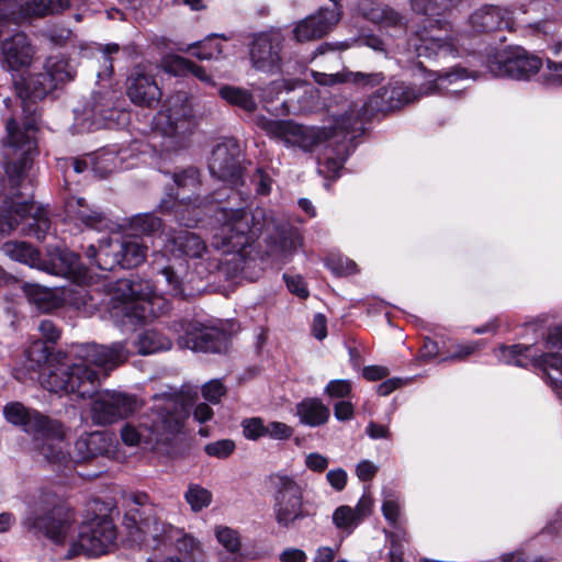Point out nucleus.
Instances as JSON below:
<instances>
[{"label": "nucleus", "instance_id": "1", "mask_svg": "<svg viewBox=\"0 0 562 562\" xmlns=\"http://www.w3.org/2000/svg\"><path fill=\"white\" fill-rule=\"evenodd\" d=\"M214 220L212 246L222 251L220 258L210 257L205 243L195 233L160 234L162 250L154 254L153 266L164 277L170 294H184V284L193 282V274L203 279L218 273L226 280L249 277L247 269L254 260L248 248L268 225L265 209L218 207Z\"/></svg>", "mask_w": 562, "mask_h": 562}, {"label": "nucleus", "instance_id": "2", "mask_svg": "<svg viewBox=\"0 0 562 562\" xmlns=\"http://www.w3.org/2000/svg\"><path fill=\"white\" fill-rule=\"evenodd\" d=\"M77 362L48 364L40 375L41 385L59 395L91 397L90 415L97 425H109L125 418L137 408L135 396L103 390L95 392L101 379L125 362L131 355L127 344L116 341L109 346L78 344L71 349Z\"/></svg>", "mask_w": 562, "mask_h": 562}, {"label": "nucleus", "instance_id": "3", "mask_svg": "<svg viewBox=\"0 0 562 562\" xmlns=\"http://www.w3.org/2000/svg\"><path fill=\"white\" fill-rule=\"evenodd\" d=\"M360 108L350 104L331 113L329 126H314L292 120H272L265 115L255 117V124L270 138L293 150L311 153L325 140L337 138L318 157V172L325 178H337L350 154V143L362 134Z\"/></svg>", "mask_w": 562, "mask_h": 562}, {"label": "nucleus", "instance_id": "4", "mask_svg": "<svg viewBox=\"0 0 562 562\" xmlns=\"http://www.w3.org/2000/svg\"><path fill=\"white\" fill-rule=\"evenodd\" d=\"M24 525L43 535L64 560L106 554L114 548L117 538L111 518L95 516L78 527L74 513L57 505L55 496L36 503L26 515Z\"/></svg>", "mask_w": 562, "mask_h": 562}, {"label": "nucleus", "instance_id": "5", "mask_svg": "<svg viewBox=\"0 0 562 562\" xmlns=\"http://www.w3.org/2000/svg\"><path fill=\"white\" fill-rule=\"evenodd\" d=\"M85 279L72 281L68 289H61L63 304L67 303L85 315L91 316L102 307L117 326L145 324L168 311V300L158 293L148 280L116 281L106 291L86 285Z\"/></svg>", "mask_w": 562, "mask_h": 562}, {"label": "nucleus", "instance_id": "6", "mask_svg": "<svg viewBox=\"0 0 562 562\" xmlns=\"http://www.w3.org/2000/svg\"><path fill=\"white\" fill-rule=\"evenodd\" d=\"M44 72L27 76L20 80L14 78V89L22 101L23 111L32 113L22 125L15 120L7 123V147L10 150L5 172L13 184L19 183L26 175L32 164L35 150V110L31 105L44 99L59 86L70 82L76 77V69L64 56H49L44 65Z\"/></svg>", "mask_w": 562, "mask_h": 562}, {"label": "nucleus", "instance_id": "7", "mask_svg": "<svg viewBox=\"0 0 562 562\" xmlns=\"http://www.w3.org/2000/svg\"><path fill=\"white\" fill-rule=\"evenodd\" d=\"M124 505L123 524L134 542L153 548L167 540L176 542L177 549L191 559H195L201 551L200 542L194 537L161 521L146 494H130L125 496Z\"/></svg>", "mask_w": 562, "mask_h": 562}, {"label": "nucleus", "instance_id": "8", "mask_svg": "<svg viewBox=\"0 0 562 562\" xmlns=\"http://www.w3.org/2000/svg\"><path fill=\"white\" fill-rule=\"evenodd\" d=\"M150 414L126 423L121 429L122 441L127 446H153L169 440L179 432L188 409L177 391L156 394Z\"/></svg>", "mask_w": 562, "mask_h": 562}, {"label": "nucleus", "instance_id": "9", "mask_svg": "<svg viewBox=\"0 0 562 562\" xmlns=\"http://www.w3.org/2000/svg\"><path fill=\"white\" fill-rule=\"evenodd\" d=\"M469 78V72L464 68L454 67L443 72L428 74L426 81L419 87L411 86L402 81L390 82L389 86L378 90L366 103L346 102L344 108L350 104H357L361 110L362 131L368 116L374 112H385L398 109L422 97L430 95L437 92H458L462 87L451 88Z\"/></svg>", "mask_w": 562, "mask_h": 562}, {"label": "nucleus", "instance_id": "10", "mask_svg": "<svg viewBox=\"0 0 562 562\" xmlns=\"http://www.w3.org/2000/svg\"><path fill=\"white\" fill-rule=\"evenodd\" d=\"M461 2L462 0H411L413 11L427 16L423 21V27L408 40V47L417 57L454 56L459 53L460 36L453 31L451 23L432 16L441 15Z\"/></svg>", "mask_w": 562, "mask_h": 562}, {"label": "nucleus", "instance_id": "11", "mask_svg": "<svg viewBox=\"0 0 562 562\" xmlns=\"http://www.w3.org/2000/svg\"><path fill=\"white\" fill-rule=\"evenodd\" d=\"M2 413L8 422L21 426L33 436V449L44 462L63 464L68 460L64 451V428L60 423L37 412H30L21 403L5 405Z\"/></svg>", "mask_w": 562, "mask_h": 562}, {"label": "nucleus", "instance_id": "12", "mask_svg": "<svg viewBox=\"0 0 562 562\" xmlns=\"http://www.w3.org/2000/svg\"><path fill=\"white\" fill-rule=\"evenodd\" d=\"M153 130L159 136L161 151L177 153L188 147L195 127L192 104L186 92L169 97L154 116Z\"/></svg>", "mask_w": 562, "mask_h": 562}, {"label": "nucleus", "instance_id": "13", "mask_svg": "<svg viewBox=\"0 0 562 562\" xmlns=\"http://www.w3.org/2000/svg\"><path fill=\"white\" fill-rule=\"evenodd\" d=\"M551 329L553 327L549 328L547 335ZM546 348H554L548 344V336L542 344L501 346L495 350V356L506 364L533 369L553 391L558 392L562 390V355L546 351Z\"/></svg>", "mask_w": 562, "mask_h": 562}, {"label": "nucleus", "instance_id": "14", "mask_svg": "<svg viewBox=\"0 0 562 562\" xmlns=\"http://www.w3.org/2000/svg\"><path fill=\"white\" fill-rule=\"evenodd\" d=\"M148 246L140 236H125L113 238L109 236L99 241V247L90 245L86 256L91 265L102 271H111L116 267L135 268L146 259Z\"/></svg>", "mask_w": 562, "mask_h": 562}, {"label": "nucleus", "instance_id": "15", "mask_svg": "<svg viewBox=\"0 0 562 562\" xmlns=\"http://www.w3.org/2000/svg\"><path fill=\"white\" fill-rule=\"evenodd\" d=\"M271 483L274 519L280 527L290 528L306 516L303 506L307 484L285 473L272 475Z\"/></svg>", "mask_w": 562, "mask_h": 562}, {"label": "nucleus", "instance_id": "16", "mask_svg": "<svg viewBox=\"0 0 562 562\" xmlns=\"http://www.w3.org/2000/svg\"><path fill=\"white\" fill-rule=\"evenodd\" d=\"M543 66L542 59L521 46L507 47L490 55L487 70L495 77L529 81Z\"/></svg>", "mask_w": 562, "mask_h": 562}, {"label": "nucleus", "instance_id": "17", "mask_svg": "<svg viewBox=\"0 0 562 562\" xmlns=\"http://www.w3.org/2000/svg\"><path fill=\"white\" fill-rule=\"evenodd\" d=\"M86 5L83 0H2V22L9 19L19 23L30 18H42L66 10L79 11Z\"/></svg>", "mask_w": 562, "mask_h": 562}, {"label": "nucleus", "instance_id": "18", "mask_svg": "<svg viewBox=\"0 0 562 562\" xmlns=\"http://www.w3.org/2000/svg\"><path fill=\"white\" fill-rule=\"evenodd\" d=\"M172 179L177 191L175 194H168V199L161 200L159 207L162 211L175 210L178 214L182 206L202 209L210 202L209 196H200V172L195 167H187L175 172Z\"/></svg>", "mask_w": 562, "mask_h": 562}, {"label": "nucleus", "instance_id": "19", "mask_svg": "<svg viewBox=\"0 0 562 562\" xmlns=\"http://www.w3.org/2000/svg\"><path fill=\"white\" fill-rule=\"evenodd\" d=\"M24 220L29 221L27 225L37 239L45 237L50 226L48 211L45 207L36 206L26 200H11L2 203V232L5 225L9 229H13Z\"/></svg>", "mask_w": 562, "mask_h": 562}, {"label": "nucleus", "instance_id": "20", "mask_svg": "<svg viewBox=\"0 0 562 562\" xmlns=\"http://www.w3.org/2000/svg\"><path fill=\"white\" fill-rule=\"evenodd\" d=\"M209 169L212 176L231 187L238 186L241 178V167L240 148L236 139H224L213 148Z\"/></svg>", "mask_w": 562, "mask_h": 562}, {"label": "nucleus", "instance_id": "21", "mask_svg": "<svg viewBox=\"0 0 562 562\" xmlns=\"http://www.w3.org/2000/svg\"><path fill=\"white\" fill-rule=\"evenodd\" d=\"M65 447L64 451L68 454V460L63 464H54L53 462H46L52 467L54 471L70 470L72 463H80L89 461L99 456H104L110 452L113 440L112 436L105 431H92L86 432L79 436L75 442L74 453L70 454L67 449V442L64 438Z\"/></svg>", "mask_w": 562, "mask_h": 562}, {"label": "nucleus", "instance_id": "22", "mask_svg": "<svg viewBox=\"0 0 562 562\" xmlns=\"http://www.w3.org/2000/svg\"><path fill=\"white\" fill-rule=\"evenodd\" d=\"M284 36L279 30H272L255 36L250 47V61L259 71L274 74L281 69V50Z\"/></svg>", "mask_w": 562, "mask_h": 562}, {"label": "nucleus", "instance_id": "23", "mask_svg": "<svg viewBox=\"0 0 562 562\" xmlns=\"http://www.w3.org/2000/svg\"><path fill=\"white\" fill-rule=\"evenodd\" d=\"M180 326L183 331L179 336L181 347L202 352H222L227 349L228 336L218 328L193 323H182Z\"/></svg>", "mask_w": 562, "mask_h": 562}, {"label": "nucleus", "instance_id": "24", "mask_svg": "<svg viewBox=\"0 0 562 562\" xmlns=\"http://www.w3.org/2000/svg\"><path fill=\"white\" fill-rule=\"evenodd\" d=\"M37 269L70 281L85 279L87 269L80 262L79 256L67 248L55 247L47 251L46 258H40Z\"/></svg>", "mask_w": 562, "mask_h": 562}, {"label": "nucleus", "instance_id": "25", "mask_svg": "<svg viewBox=\"0 0 562 562\" xmlns=\"http://www.w3.org/2000/svg\"><path fill=\"white\" fill-rule=\"evenodd\" d=\"M330 1V8L321 9L317 13L303 19L295 25L293 34L297 42L302 43L319 38L338 23L340 20L339 0Z\"/></svg>", "mask_w": 562, "mask_h": 562}, {"label": "nucleus", "instance_id": "26", "mask_svg": "<svg viewBox=\"0 0 562 562\" xmlns=\"http://www.w3.org/2000/svg\"><path fill=\"white\" fill-rule=\"evenodd\" d=\"M139 151L138 143L128 147L111 146L90 154L92 171L99 177H106L113 171L132 168L135 164L131 160L136 158Z\"/></svg>", "mask_w": 562, "mask_h": 562}, {"label": "nucleus", "instance_id": "27", "mask_svg": "<svg viewBox=\"0 0 562 562\" xmlns=\"http://www.w3.org/2000/svg\"><path fill=\"white\" fill-rule=\"evenodd\" d=\"M33 47L31 46L24 33H16L10 40L2 43V59L12 71V81L14 78L20 80L21 76L25 77L27 67L33 58Z\"/></svg>", "mask_w": 562, "mask_h": 562}, {"label": "nucleus", "instance_id": "28", "mask_svg": "<svg viewBox=\"0 0 562 562\" xmlns=\"http://www.w3.org/2000/svg\"><path fill=\"white\" fill-rule=\"evenodd\" d=\"M126 89L130 100L139 106H154L162 94L153 75L143 66L134 68L127 79Z\"/></svg>", "mask_w": 562, "mask_h": 562}, {"label": "nucleus", "instance_id": "29", "mask_svg": "<svg viewBox=\"0 0 562 562\" xmlns=\"http://www.w3.org/2000/svg\"><path fill=\"white\" fill-rule=\"evenodd\" d=\"M360 11L366 19L380 25L391 37H401L406 33L405 18L387 5L362 2Z\"/></svg>", "mask_w": 562, "mask_h": 562}, {"label": "nucleus", "instance_id": "30", "mask_svg": "<svg viewBox=\"0 0 562 562\" xmlns=\"http://www.w3.org/2000/svg\"><path fill=\"white\" fill-rule=\"evenodd\" d=\"M515 19H517L515 11L495 5H483L470 16V24L474 32H492L512 29Z\"/></svg>", "mask_w": 562, "mask_h": 562}, {"label": "nucleus", "instance_id": "31", "mask_svg": "<svg viewBox=\"0 0 562 562\" xmlns=\"http://www.w3.org/2000/svg\"><path fill=\"white\" fill-rule=\"evenodd\" d=\"M372 508L373 498L369 493L364 492L355 507L348 505L338 506L333 513V524L346 535H351L371 515Z\"/></svg>", "mask_w": 562, "mask_h": 562}, {"label": "nucleus", "instance_id": "32", "mask_svg": "<svg viewBox=\"0 0 562 562\" xmlns=\"http://www.w3.org/2000/svg\"><path fill=\"white\" fill-rule=\"evenodd\" d=\"M113 92L93 93L82 110V120L87 121L88 130L109 127L114 120L115 109Z\"/></svg>", "mask_w": 562, "mask_h": 562}, {"label": "nucleus", "instance_id": "33", "mask_svg": "<svg viewBox=\"0 0 562 562\" xmlns=\"http://www.w3.org/2000/svg\"><path fill=\"white\" fill-rule=\"evenodd\" d=\"M65 213L70 221H79L86 227L99 232H112L115 225L104 214L91 209L82 198H69L65 203Z\"/></svg>", "mask_w": 562, "mask_h": 562}, {"label": "nucleus", "instance_id": "34", "mask_svg": "<svg viewBox=\"0 0 562 562\" xmlns=\"http://www.w3.org/2000/svg\"><path fill=\"white\" fill-rule=\"evenodd\" d=\"M314 80L322 86H333L342 82H351L360 87H375L380 85L384 76L382 72H360L342 71L336 74H325L312 71Z\"/></svg>", "mask_w": 562, "mask_h": 562}, {"label": "nucleus", "instance_id": "35", "mask_svg": "<svg viewBox=\"0 0 562 562\" xmlns=\"http://www.w3.org/2000/svg\"><path fill=\"white\" fill-rule=\"evenodd\" d=\"M22 290L29 302L41 312L48 313L63 305L60 289H49L38 284H24Z\"/></svg>", "mask_w": 562, "mask_h": 562}, {"label": "nucleus", "instance_id": "36", "mask_svg": "<svg viewBox=\"0 0 562 562\" xmlns=\"http://www.w3.org/2000/svg\"><path fill=\"white\" fill-rule=\"evenodd\" d=\"M296 416L301 424L318 427L328 422L330 411L319 398L307 397L296 404Z\"/></svg>", "mask_w": 562, "mask_h": 562}, {"label": "nucleus", "instance_id": "37", "mask_svg": "<svg viewBox=\"0 0 562 562\" xmlns=\"http://www.w3.org/2000/svg\"><path fill=\"white\" fill-rule=\"evenodd\" d=\"M137 353L147 356L169 350L172 346L171 339L157 329H145L137 334L134 340Z\"/></svg>", "mask_w": 562, "mask_h": 562}, {"label": "nucleus", "instance_id": "38", "mask_svg": "<svg viewBox=\"0 0 562 562\" xmlns=\"http://www.w3.org/2000/svg\"><path fill=\"white\" fill-rule=\"evenodd\" d=\"M225 38L213 34L188 46V52L201 60H218L225 56Z\"/></svg>", "mask_w": 562, "mask_h": 562}, {"label": "nucleus", "instance_id": "39", "mask_svg": "<svg viewBox=\"0 0 562 562\" xmlns=\"http://www.w3.org/2000/svg\"><path fill=\"white\" fill-rule=\"evenodd\" d=\"M551 54L546 60V68L541 74V81L548 87L562 86V40L549 46Z\"/></svg>", "mask_w": 562, "mask_h": 562}, {"label": "nucleus", "instance_id": "40", "mask_svg": "<svg viewBox=\"0 0 562 562\" xmlns=\"http://www.w3.org/2000/svg\"><path fill=\"white\" fill-rule=\"evenodd\" d=\"M218 93L228 104L240 108L246 112H254L257 109L255 97L247 89L225 85L220 88Z\"/></svg>", "mask_w": 562, "mask_h": 562}, {"label": "nucleus", "instance_id": "41", "mask_svg": "<svg viewBox=\"0 0 562 562\" xmlns=\"http://www.w3.org/2000/svg\"><path fill=\"white\" fill-rule=\"evenodd\" d=\"M2 252L10 259L36 268L40 265V254L30 244L25 241H8L2 245Z\"/></svg>", "mask_w": 562, "mask_h": 562}, {"label": "nucleus", "instance_id": "42", "mask_svg": "<svg viewBox=\"0 0 562 562\" xmlns=\"http://www.w3.org/2000/svg\"><path fill=\"white\" fill-rule=\"evenodd\" d=\"M296 103L293 110L299 114H310L326 106L322 90L314 86H305Z\"/></svg>", "mask_w": 562, "mask_h": 562}, {"label": "nucleus", "instance_id": "43", "mask_svg": "<svg viewBox=\"0 0 562 562\" xmlns=\"http://www.w3.org/2000/svg\"><path fill=\"white\" fill-rule=\"evenodd\" d=\"M184 499L193 513H199L211 505L213 495L207 488L192 483L184 493Z\"/></svg>", "mask_w": 562, "mask_h": 562}, {"label": "nucleus", "instance_id": "44", "mask_svg": "<svg viewBox=\"0 0 562 562\" xmlns=\"http://www.w3.org/2000/svg\"><path fill=\"white\" fill-rule=\"evenodd\" d=\"M161 227V221L153 214H138L131 220V229L136 235H144L148 239L149 235L155 234Z\"/></svg>", "mask_w": 562, "mask_h": 562}, {"label": "nucleus", "instance_id": "45", "mask_svg": "<svg viewBox=\"0 0 562 562\" xmlns=\"http://www.w3.org/2000/svg\"><path fill=\"white\" fill-rule=\"evenodd\" d=\"M192 61L179 55H167L161 59L160 68L173 76L189 74Z\"/></svg>", "mask_w": 562, "mask_h": 562}, {"label": "nucleus", "instance_id": "46", "mask_svg": "<svg viewBox=\"0 0 562 562\" xmlns=\"http://www.w3.org/2000/svg\"><path fill=\"white\" fill-rule=\"evenodd\" d=\"M382 513L384 518L391 526L397 527L401 522V503L398 497L392 493L384 492V499L382 503Z\"/></svg>", "mask_w": 562, "mask_h": 562}, {"label": "nucleus", "instance_id": "47", "mask_svg": "<svg viewBox=\"0 0 562 562\" xmlns=\"http://www.w3.org/2000/svg\"><path fill=\"white\" fill-rule=\"evenodd\" d=\"M215 537L228 552L236 553L240 550L241 542L238 531L226 526H218L215 528Z\"/></svg>", "mask_w": 562, "mask_h": 562}, {"label": "nucleus", "instance_id": "48", "mask_svg": "<svg viewBox=\"0 0 562 562\" xmlns=\"http://www.w3.org/2000/svg\"><path fill=\"white\" fill-rule=\"evenodd\" d=\"M352 392V383L350 380L337 379L327 383L324 393L331 400H347Z\"/></svg>", "mask_w": 562, "mask_h": 562}, {"label": "nucleus", "instance_id": "49", "mask_svg": "<svg viewBox=\"0 0 562 562\" xmlns=\"http://www.w3.org/2000/svg\"><path fill=\"white\" fill-rule=\"evenodd\" d=\"M326 267L336 276H349L357 272V265L344 256H330L326 260Z\"/></svg>", "mask_w": 562, "mask_h": 562}, {"label": "nucleus", "instance_id": "50", "mask_svg": "<svg viewBox=\"0 0 562 562\" xmlns=\"http://www.w3.org/2000/svg\"><path fill=\"white\" fill-rule=\"evenodd\" d=\"M300 85L296 80L278 79L270 82L261 92V98L266 102H271L282 91H291Z\"/></svg>", "mask_w": 562, "mask_h": 562}, {"label": "nucleus", "instance_id": "51", "mask_svg": "<svg viewBox=\"0 0 562 562\" xmlns=\"http://www.w3.org/2000/svg\"><path fill=\"white\" fill-rule=\"evenodd\" d=\"M236 445L232 439H221L207 443L204 451L209 457L225 459L235 451Z\"/></svg>", "mask_w": 562, "mask_h": 562}, {"label": "nucleus", "instance_id": "52", "mask_svg": "<svg viewBox=\"0 0 562 562\" xmlns=\"http://www.w3.org/2000/svg\"><path fill=\"white\" fill-rule=\"evenodd\" d=\"M243 435L248 440L265 437V423L260 417L246 418L241 422Z\"/></svg>", "mask_w": 562, "mask_h": 562}, {"label": "nucleus", "instance_id": "53", "mask_svg": "<svg viewBox=\"0 0 562 562\" xmlns=\"http://www.w3.org/2000/svg\"><path fill=\"white\" fill-rule=\"evenodd\" d=\"M265 437H269L274 440H285L293 435V429L281 422H270L265 425Z\"/></svg>", "mask_w": 562, "mask_h": 562}, {"label": "nucleus", "instance_id": "54", "mask_svg": "<svg viewBox=\"0 0 562 562\" xmlns=\"http://www.w3.org/2000/svg\"><path fill=\"white\" fill-rule=\"evenodd\" d=\"M203 397L212 404H217L225 394V387L220 380H212L203 385Z\"/></svg>", "mask_w": 562, "mask_h": 562}, {"label": "nucleus", "instance_id": "55", "mask_svg": "<svg viewBox=\"0 0 562 562\" xmlns=\"http://www.w3.org/2000/svg\"><path fill=\"white\" fill-rule=\"evenodd\" d=\"M304 464L312 472L323 473L328 468L329 460L318 452H310L305 456Z\"/></svg>", "mask_w": 562, "mask_h": 562}, {"label": "nucleus", "instance_id": "56", "mask_svg": "<svg viewBox=\"0 0 562 562\" xmlns=\"http://www.w3.org/2000/svg\"><path fill=\"white\" fill-rule=\"evenodd\" d=\"M347 480V472L341 468L329 470L326 473V481L337 492H340L346 487Z\"/></svg>", "mask_w": 562, "mask_h": 562}, {"label": "nucleus", "instance_id": "57", "mask_svg": "<svg viewBox=\"0 0 562 562\" xmlns=\"http://www.w3.org/2000/svg\"><path fill=\"white\" fill-rule=\"evenodd\" d=\"M481 347L479 341H472L468 344L457 345L456 350L443 360L460 361L472 355L475 350Z\"/></svg>", "mask_w": 562, "mask_h": 562}, {"label": "nucleus", "instance_id": "58", "mask_svg": "<svg viewBox=\"0 0 562 562\" xmlns=\"http://www.w3.org/2000/svg\"><path fill=\"white\" fill-rule=\"evenodd\" d=\"M285 283L289 291L301 299H305L308 295V290L302 277L294 276L288 277L284 274Z\"/></svg>", "mask_w": 562, "mask_h": 562}, {"label": "nucleus", "instance_id": "59", "mask_svg": "<svg viewBox=\"0 0 562 562\" xmlns=\"http://www.w3.org/2000/svg\"><path fill=\"white\" fill-rule=\"evenodd\" d=\"M120 49L117 44H108L103 48V69L98 72V78L103 79L109 77L112 74V59L110 57L111 54L117 53Z\"/></svg>", "mask_w": 562, "mask_h": 562}, {"label": "nucleus", "instance_id": "60", "mask_svg": "<svg viewBox=\"0 0 562 562\" xmlns=\"http://www.w3.org/2000/svg\"><path fill=\"white\" fill-rule=\"evenodd\" d=\"M38 330L48 342H56L60 337L59 328L49 319H44L38 325Z\"/></svg>", "mask_w": 562, "mask_h": 562}, {"label": "nucleus", "instance_id": "61", "mask_svg": "<svg viewBox=\"0 0 562 562\" xmlns=\"http://www.w3.org/2000/svg\"><path fill=\"white\" fill-rule=\"evenodd\" d=\"M353 412H355L353 405L348 400L338 401L334 405V415H335L336 419H338L340 422H346V420L351 419L353 417Z\"/></svg>", "mask_w": 562, "mask_h": 562}, {"label": "nucleus", "instance_id": "62", "mask_svg": "<svg viewBox=\"0 0 562 562\" xmlns=\"http://www.w3.org/2000/svg\"><path fill=\"white\" fill-rule=\"evenodd\" d=\"M379 468L369 460H362L357 464L356 474L361 481H370L376 474Z\"/></svg>", "mask_w": 562, "mask_h": 562}, {"label": "nucleus", "instance_id": "63", "mask_svg": "<svg viewBox=\"0 0 562 562\" xmlns=\"http://www.w3.org/2000/svg\"><path fill=\"white\" fill-rule=\"evenodd\" d=\"M254 182L258 194L266 195L270 193L272 180L266 172L260 169L257 170L254 177Z\"/></svg>", "mask_w": 562, "mask_h": 562}, {"label": "nucleus", "instance_id": "64", "mask_svg": "<svg viewBox=\"0 0 562 562\" xmlns=\"http://www.w3.org/2000/svg\"><path fill=\"white\" fill-rule=\"evenodd\" d=\"M390 371L383 366H367L362 369V375L368 381H379L389 375Z\"/></svg>", "mask_w": 562, "mask_h": 562}]
</instances>
